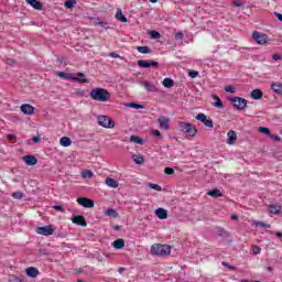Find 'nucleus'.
Listing matches in <instances>:
<instances>
[{
	"label": "nucleus",
	"mask_w": 282,
	"mask_h": 282,
	"mask_svg": "<svg viewBox=\"0 0 282 282\" xmlns=\"http://www.w3.org/2000/svg\"><path fill=\"white\" fill-rule=\"evenodd\" d=\"M90 98L97 102H107L111 98V94L105 88H94L90 91Z\"/></svg>",
	"instance_id": "obj_1"
},
{
	"label": "nucleus",
	"mask_w": 282,
	"mask_h": 282,
	"mask_svg": "<svg viewBox=\"0 0 282 282\" xmlns=\"http://www.w3.org/2000/svg\"><path fill=\"white\" fill-rule=\"evenodd\" d=\"M177 130L184 133L186 138H195L197 135V128L189 122L180 121Z\"/></svg>",
	"instance_id": "obj_2"
},
{
	"label": "nucleus",
	"mask_w": 282,
	"mask_h": 282,
	"mask_svg": "<svg viewBox=\"0 0 282 282\" xmlns=\"http://www.w3.org/2000/svg\"><path fill=\"white\" fill-rule=\"evenodd\" d=\"M56 76L59 78H64L67 80H75V83H89V79L85 78V74L83 73H77L72 74V73H65V72H56Z\"/></svg>",
	"instance_id": "obj_3"
},
{
	"label": "nucleus",
	"mask_w": 282,
	"mask_h": 282,
	"mask_svg": "<svg viewBox=\"0 0 282 282\" xmlns=\"http://www.w3.org/2000/svg\"><path fill=\"white\" fill-rule=\"evenodd\" d=\"M171 246L169 245H153L151 247V252L155 257H169L171 254Z\"/></svg>",
	"instance_id": "obj_4"
},
{
	"label": "nucleus",
	"mask_w": 282,
	"mask_h": 282,
	"mask_svg": "<svg viewBox=\"0 0 282 282\" xmlns=\"http://www.w3.org/2000/svg\"><path fill=\"white\" fill-rule=\"evenodd\" d=\"M228 100L234 105L235 109H238L239 111L243 110L245 107H248V100L241 97H231Z\"/></svg>",
	"instance_id": "obj_5"
},
{
	"label": "nucleus",
	"mask_w": 282,
	"mask_h": 282,
	"mask_svg": "<svg viewBox=\"0 0 282 282\" xmlns=\"http://www.w3.org/2000/svg\"><path fill=\"white\" fill-rule=\"evenodd\" d=\"M97 120L99 127H104L105 129H113V127H116L113 120H111V118H109L108 116H99Z\"/></svg>",
	"instance_id": "obj_6"
},
{
	"label": "nucleus",
	"mask_w": 282,
	"mask_h": 282,
	"mask_svg": "<svg viewBox=\"0 0 282 282\" xmlns=\"http://www.w3.org/2000/svg\"><path fill=\"white\" fill-rule=\"evenodd\" d=\"M252 39L256 41V43H258V45H265V43H268V35L259 31L253 32Z\"/></svg>",
	"instance_id": "obj_7"
},
{
	"label": "nucleus",
	"mask_w": 282,
	"mask_h": 282,
	"mask_svg": "<svg viewBox=\"0 0 282 282\" xmlns=\"http://www.w3.org/2000/svg\"><path fill=\"white\" fill-rule=\"evenodd\" d=\"M36 232L37 235H43L44 237H51V235H54V227H52V225L37 227Z\"/></svg>",
	"instance_id": "obj_8"
},
{
	"label": "nucleus",
	"mask_w": 282,
	"mask_h": 282,
	"mask_svg": "<svg viewBox=\"0 0 282 282\" xmlns=\"http://www.w3.org/2000/svg\"><path fill=\"white\" fill-rule=\"evenodd\" d=\"M160 129H162L163 131H169V129H171V119H169L167 117L161 116L158 119Z\"/></svg>",
	"instance_id": "obj_9"
},
{
	"label": "nucleus",
	"mask_w": 282,
	"mask_h": 282,
	"mask_svg": "<svg viewBox=\"0 0 282 282\" xmlns=\"http://www.w3.org/2000/svg\"><path fill=\"white\" fill-rule=\"evenodd\" d=\"M196 120H198L199 122H203V124L205 127H208L209 129H213V127H214L213 119H207L206 115H204V112H199L196 116Z\"/></svg>",
	"instance_id": "obj_10"
},
{
	"label": "nucleus",
	"mask_w": 282,
	"mask_h": 282,
	"mask_svg": "<svg viewBox=\"0 0 282 282\" xmlns=\"http://www.w3.org/2000/svg\"><path fill=\"white\" fill-rule=\"evenodd\" d=\"M77 204H79V206H83L84 208H94V200L87 197L77 198Z\"/></svg>",
	"instance_id": "obj_11"
},
{
	"label": "nucleus",
	"mask_w": 282,
	"mask_h": 282,
	"mask_svg": "<svg viewBox=\"0 0 282 282\" xmlns=\"http://www.w3.org/2000/svg\"><path fill=\"white\" fill-rule=\"evenodd\" d=\"M138 65H139V67L147 69L149 67H158V65H160V64L154 61L149 62V61L140 59V61H138Z\"/></svg>",
	"instance_id": "obj_12"
},
{
	"label": "nucleus",
	"mask_w": 282,
	"mask_h": 282,
	"mask_svg": "<svg viewBox=\"0 0 282 282\" xmlns=\"http://www.w3.org/2000/svg\"><path fill=\"white\" fill-rule=\"evenodd\" d=\"M20 110L22 111V113H24V116H32V113H34V106L30 104H24L20 107Z\"/></svg>",
	"instance_id": "obj_13"
},
{
	"label": "nucleus",
	"mask_w": 282,
	"mask_h": 282,
	"mask_svg": "<svg viewBox=\"0 0 282 282\" xmlns=\"http://www.w3.org/2000/svg\"><path fill=\"white\" fill-rule=\"evenodd\" d=\"M72 221L77 226H83V227L87 226V220H85V217L80 215L73 216Z\"/></svg>",
	"instance_id": "obj_14"
},
{
	"label": "nucleus",
	"mask_w": 282,
	"mask_h": 282,
	"mask_svg": "<svg viewBox=\"0 0 282 282\" xmlns=\"http://www.w3.org/2000/svg\"><path fill=\"white\" fill-rule=\"evenodd\" d=\"M23 162H25L28 166H34L39 163V160H36L34 155H25L23 156Z\"/></svg>",
	"instance_id": "obj_15"
},
{
	"label": "nucleus",
	"mask_w": 282,
	"mask_h": 282,
	"mask_svg": "<svg viewBox=\"0 0 282 282\" xmlns=\"http://www.w3.org/2000/svg\"><path fill=\"white\" fill-rule=\"evenodd\" d=\"M140 85L144 87L147 91H152V93L158 91V87H155L154 84L151 82L143 80L140 83Z\"/></svg>",
	"instance_id": "obj_16"
},
{
	"label": "nucleus",
	"mask_w": 282,
	"mask_h": 282,
	"mask_svg": "<svg viewBox=\"0 0 282 282\" xmlns=\"http://www.w3.org/2000/svg\"><path fill=\"white\" fill-rule=\"evenodd\" d=\"M227 144H235V142H237V132H235L234 130H230L227 133Z\"/></svg>",
	"instance_id": "obj_17"
},
{
	"label": "nucleus",
	"mask_w": 282,
	"mask_h": 282,
	"mask_svg": "<svg viewBox=\"0 0 282 282\" xmlns=\"http://www.w3.org/2000/svg\"><path fill=\"white\" fill-rule=\"evenodd\" d=\"M251 98L253 100H261L263 98V91L259 88H256L251 91Z\"/></svg>",
	"instance_id": "obj_18"
},
{
	"label": "nucleus",
	"mask_w": 282,
	"mask_h": 282,
	"mask_svg": "<svg viewBox=\"0 0 282 282\" xmlns=\"http://www.w3.org/2000/svg\"><path fill=\"white\" fill-rule=\"evenodd\" d=\"M268 210L271 215H279L281 213V205L271 204L268 206Z\"/></svg>",
	"instance_id": "obj_19"
},
{
	"label": "nucleus",
	"mask_w": 282,
	"mask_h": 282,
	"mask_svg": "<svg viewBox=\"0 0 282 282\" xmlns=\"http://www.w3.org/2000/svg\"><path fill=\"white\" fill-rule=\"evenodd\" d=\"M155 215H156V217H159V219H166L169 217V212H166V209L160 207L155 210Z\"/></svg>",
	"instance_id": "obj_20"
},
{
	"label": "nucleus",
	"mask_w": 282,
	"mask_h": 282,
	"mask_svg": "<svg viewBox=\"0 0 282 282\" xmlns=\"http://www.w3.org/2000/svg\"><path fill=\"white\" fill-rule=\"evenodd\" d=\"M26 275L31 279H36L39 276V269L31 267L26 269Z\"/></svg>",
	"instance_id": "obj_21"
},
{
	"label": "nucleus",
	"mask_w": 282,
	"mask_h": 282,
	"mask_svg": "<svg viewBox=\"0 0 282 282\" xmlns=\"http://www.w3.org/2000/svg\"><path fill=\"white\" fill-rule=\"evenodd\" d=\"M29 6H32L34 10H43V4L39 0H25Z\"/></svg>",
	"instance_id": "obj_22"
},
{
	"label": "nucleus",
	"mask_w": 282,
	"mask_h": 282,
	"mask_svg": "<svg viewBox=\"0 0 282 282\" xmlns=\"http://www.w3.org/2000/svg\"><path fill=\"white\" fill-rule=\"evenodd\" d=\"M105 183L109 186V188H118V186H120L118 181H116L115 178H111V177H107Z\"/></svg>",
	"instance_id": "obj_23"
},
{
	"label": "nucleus",
	"mask_w": 282,
	"mask_h": 282,
	"mask_svg": "<svg viewBox=\"0 0 282 282\" xmlns=\"http://www.w3.org/2000/svg\"><path fill=\"white\" fill-rule=\"evenodd\" d=\"M212 98L216 100L213 106L216 107L217 109H224V102H221V99L217 95H212Z\"/></svg>",
	"instance_id": "obj_24"
},
{
	"label": "nucleus",
	"mask_w": 282,
	"mask_h": 282,
	"mask_svg": "<svg viewBox=\"0 0 282 282\" xmlns=\"http://www.w3.org/2000/svg\"><path fill=\"white\" fill-rule=\"evenodd\" d=\"M207 195H209V197H214V198L224 197V194L218 188L207 192Z\"/></svg>",
	"instance_id": "obj_25"
},
{
	"label": "nucleus",
	"mask_w": 282,
	"mask_h": 282,
	"mask_svg": "<svg viewBox=\"0 0 282 282\" xmlns=\"http://www.w3.org/2000/svg\"><path fill=\"white\" fill-rule=\"evenodd\" d=\"M113 248H116V250H122V248H124V240L123 239H117L112 242Z\"/></svg>",
	"instance_id": "obj_26"
},
{
	"label": "nucleus",
	"mask_w": 282,
	"mask_h": 282,
	"mask_svg": "<svg viewBox=\"0 0 282 282\" xmlns=\"http://www.w3.org/2000/svg\"><path fill=\"white\" fill-rule=\"evenodd\" d=\"M59 144L61 147H72V139H69V137H62Z\"/></svg>",
	"instance_id": "obj_27"
},
{
	"label": "nucleus",
	"mask_w": 282,
	"mask_h": 282,
	"mask_svg": "<svg viewBox=\"0 0 282 282\" xmlns=\"http://www.w3.org/2000/svg\"><path fill=\"white\" fill-rule=\"evenodd\" d=\"M271 89L275 93V94H282V84L281 83H273L271 85Z\"/></svg>",
	"instance_id": "obj_28"
},
{
	"label": "nucleus",
	"mask_w": 282,
	"mask_h": 282,
	"mask_svg": "<svg viewBox=\"0 0 282 282\" xmlns=\"http://www.w3.org/2000/svg\"><path fill=\"white\" fill-rule=\"evenodd\" d=\"M132 160L135 164H144V156L142 155L133 154Z\"/></svg>",
	"instance_id": "obj_29"
},
{
	"label": "nucleus",
	"mask_w": 282,
	"mask_h": 282,
	"mask_svg": "<svg viewBox=\"0 0 282 282\" xmlns=\"http://www.w3.org/2000/svg\"><path fill=\"white\" fill-rule=\"evenodd\" d=\"M175 85V82L171 78H165L163 80V87H166L167 89H171Z\"/></svg>",
	"instance_id": "obj_30"
},
{
	"label": "nucleus",
	"mask_w": 282,
	"mask_h": 282,
	"mask_svg": "<svg viewBox=\"0 0 282 282\" xmlns=\"http://www.w3.org/2000/svg\"><path fill=\"white\" fill-rule=\"evenodd\" d=\"M137 51L140 54H151V48L149 46H137Z\"/></svg>",
	"instance_id": "obj_31"
},
{
	"label": "nucleus",
	"mask_w": 282,
	"mask_h": 282,
	"mask_svg": "<svg viewBox=\"0 0 282 282\" xmlns=\"http://www.w3.org/2000/svg\"><path fill=\"white\" fill-rule=\"evenodd\" d=\"M116 19H117V21H121V23H127V17H124V14H122L121 10L117 11Z\"/></svg>",
	"instance_id": "obj_32"
},
{
	"label": "nucleus",
	"mask_w": 282,
	"mask_h": 282,
	"mask_svg": "<svg viewBox=\"0 0 282 282\" xmlns=\"http://www.w3.org/2000/svg\"><path fill=\"white\" fill-rule=\"evenodd\" d=\"M82 177L84 180H91V177H94V172H91V170H86L82 172Z\"/></svg>",
	"instance_id": "obj_33"
},
{
	"label": "nucleus",
	"mask_w": 282,
	"mask_h": 282,
	"mask_svg": "<svg viewBox=\"0 0 282 282\" xmlns=\"http://www.w3.org/2000/svg\"><path fill=\"white\" fill-rule=\"evenodd\" d=\"M105 215L107 216V217H118V212L116 210V209H111V208H109V209H107L106 212H105Z\"/></svg>",
	"instance_id": "obj_34"
},
{
	"label": "nucleus",
	"mask_w": 282,
	"mask_h": 282,
	"mask_svg": "<svg viewBox=\"0 0 282 282\" xmlns=\"http://www.w3.org/2000/svg\"><path fill=\"white\" fill-rule=\"evenodd\" d=\"M130 141H131V142H134L135 144H144V139H140V138L137 137V135H131V137H130Z\"/></svg>",
	"instance_id": "obj_35"
},
{
	"label": "nucleus",
	"mask_w": 282,
	"mask_h": 282,
	"mask_svg": "<svg viewBox=\"0 0 282 282\" xmlns=\"http://www.w3.org/2000/svg\"><path fill=\"white\" fill-rule=\"evenodd\" d=\"M95 25H100V28H104V30H109V23L105 21L97 20L94 22Z\"/></svg>",
	"instance_id": "obj_36"
},
{
	"label": "nucleus",
	"mask_w": 282,
	"mask_h": 282,
	"mask_svg": "<svg viewBox=\"0 0 282 282\" xmlns=\"http://www.w3.org/2000/svg\"><path fill=\"white\" fill-rule=\"evenodd\" d=\"M74 6H76V0H66L65 1V8H67L68 10H72V8H74Z\"/></svg>",
	"instance_id": "obj_37"
},
{
	"label": "nucleus",
	"mask_w": 282,
	"mask_h": 282,
	"mask_svg": "<svg viewBox=\"0 0 282 282\" xmlns=\"http://www.w3.org/2000/svg\"><path fill=\"white\" fill-rule=\"evenodd\" d=\"M256 226H259L260 228H272V225L265 224L263 221H256Z\"/></svg>",
	"instance_id": "obj_38"
},
{
	"label": "nucleus",
	"mask_w": 282,
	"mask_h": 282,
	"mask_svg": "<svg viewBox=\"0 0 282 282\" xmlns=\"http://www.w3.org/2000/svg\"><path fill=\"white\" fill-rule=\"evenodd\" d=\"M149 187L152 188L153 191H158L159 193L162 192V186L158 184L149 183Z\"/></svg>",
	"instance_id": "obj_39"
},
{
	"label": "nucleus",
	"mask_w": 282,
	"mask_h": 282,
	"mask_svg": "<svg viewBox=\"0 0 282 282\" xmlns=\"http://www.w3.org/2000/svg\"><path fill=\"white\" fill-rule=\"evenodd\" d=\"M128 107H131V109H144V106L135 104V102L128 104Z\"/></svg>",
	"instance_id": "obj_40"
},
{
	"label": "nucleus",
	"mask_w": 282,
	"mask_h": 282,
	"mask_svg": "<svg viewBox=\"0 0 282 282\" xmlns=\"http://www.w3.org/2000/svg\"><path fill=\"white\" fill-rule=\"evenodd\" d=\"M225 91H227V94H237V89L230 85L225 87Z\"/></svg>",
	"instance_id": "obj_41"
},
{
	"label": "nucleus",
	"mask_w": 282,
	"mask_h": 282,
	"mask_svg": "<svg viewBox=\"0 0 282 282\" xmlns=\"http://www.w3.org/2000/svg\"><path fill=\"white\" fill-rule=\"evenodd\" d=\"M259 132L263 133L264 135H270V128L260 127Z\"/></svg>",
	"instance_id": "obj_42"
},
{
	"label": "nucleus",
	"mask_w": 282,
	"mask_h": 282,
	"mask_svg": "<svg viewBox=\"0 0 282 282\" xmlns=\"http://www.w3.org/2000/svg\"><path fill=\"white\" fill-rule=\"evenodd\" d=\"M164 174L165 175H175V170H173V167H165Z\"/></svg>",
	"instance_id": "obj_43"
},
{
	"label": "nucleus",
	"mask_w": 282,
	"mask_h": 282,
	"mask_svg": "<svg viewBox=\"0 0 282 282\" xmlns=\"http://www.w3.org/2000/svg\"><path fill=\"white\" fill-rule=\"evenodd\" d=\"M12 197L14 199H23V193L22 192H15L12 194Z\"/></svg>",
	"instance_id": "obj_44"
},
{
	"label": "nucleus",
	"mask_w": 282,
	"mask_h": 282,
	"mask_svg": "<svg viewBox=\"0 0 282 282\" xmlns=\"http://www.w3.org/2000/svg\"><path fill=\"white\" fill-rule=\"evenodd\" d=\"M150 36L151 39H160L162 35L158 31H151Z\"/></svg>",
	"instance_id": "obj_45"
},
{
	"label": "nucleus",
	"mask_w": 282,
	"mask_h": 282,
	"mask_svg": "<svg viewBox=\"0 0 282 282\" xmlns=\"http://www.w3.org/2000/svg\"><path fill=\"white\" fill-rule=\"evenodd\" d=\"M189 78H197L199 76V72L197 70H189L188 72Z\"/></svg>",
	"instance_id": "obj_46"
},
{
	"label": "nucleus",
	"mask_w": 282,
	"mask_h": 282,
	"mask_svg": "<svg viewBox=\"0 0 282 282\" xmlns=\"http://www.w3.org/2000/svg\"><path fill=\"white\" fill-rule=\"evenodd\" d=\"M9 282H24V281H23V278H17V276L12 275L9 279Z\"/></svg>",
	"instance_id": "obj_47"
},
{
	"label": "nucleus",
	"mask_w": 282,
	"mask_h": 282,
	"mask_svg": "<svg viewBox=\"0 0 282 282\" xmlns=\"http://www.w3.org/2000/svg\"><path fill=\"white\" fill-rule=\"evenodd\" d=\"M252 250H253V254H261V247L256 245L252 247Z\"/></svg>",
	"instance_id": "obj_48"
},
{
	"label": "nucleus",
	"mask_w": 282,
	"mask_h": 282,
	"mask_svg": "<svg viewBox=\"0 0 282 282\" xmlns=\"http://www.w3.org/2000/svg\"><path fill=\"white\" fill-rule=\"evenodd\" d=\"M6 63H7L8 65H10L11 67L14 66V65H17V62H15L13 58H7V59H6Z\"/></svg>",
	"instance_id": "obj_49"
},
{
	"label": "nucleus",
	"mask_w": 282,
	"mask_h": 282,
	"mask_svg": "<svg viewBox=\"0 0 282 282\" xmlns=\"http://www.w3.org/2000/svg\"><path fill=\"white\" fill-rule=\"evenodd\" d=\"M54 210H58L59 213H65V208L61 205L53 206Z\"/></svg>",
	"instance_id": "obj_50"
},
{
	"label": "nucleus",
	"mask_w": 282,
	"mask_h": 282,
	"mask_svg": "<svg viewBox=\"0 0 282 282\" xmlns=\"http://www.w3.org/2000/svg\"><path fill=\"white\" fill-rule=\"evenodd\" d=\"M270 138H271V140H274L275 142H281V137H279V134H271Z\"/></svg>",
	"instance_id": "obj_51"
},
{
	"label": "nucleus",
	"mask_w": 282,
	"mask_h": 282,
	"mask_svg": "<svg viewBox=\"0 0 282 282\" xmlns=\"http://www.w3.org/2000/svg\"><path fill=\"white\" fill-rule=\"evenodd\" d=\"M152 135H154L155 138H162V133L160 132V130H153L152 131Z\"/></svg>",
	"instance_id": "obj_52"
},
{
	"label": "nucleus",
	"mask_w": 282,
	"mask_h": 282,
	"mask_svg": "<svg viewBox=\"0 0 282 282\" xmlns=\"http://www.w3.org/2000/svg\"><path fill=\"white\" fill-rule=\"evenodd\" d=\"M175 39H176V41H182V39H184V33H182V32L176 33Z\"/></svg>",
	"instance_id": "obj_53"
},
{
	"label": "nucleus",
	"mask_w": 282,
	"mask_h": 282,
	"mask_svg": "<svg viewBox=\"0 0 282 282\" xmlns=\"http://www.w3.org/2000/svg\"><path fill=\"white\" fill-rule=\"evenodd\" d=\"M7 140H17V135H14V134H7Z\"/></svg>",
	"instance_id": "obj_54"
},
{
	"label": "nucleus",
	"mask_w": 282,
	"mask_h": 282,
	"mask_svg": "<svg viewBox=\"0 0 282 282\" xmlns=\"http://www.w3.org/2000/svg\"><path fill=\"white\" fill-rule=\"evenodd\" d=\"M272 58H273V61H281V55L274 54V55L272 56Z\"/></svg>",
	"instance_id": "obj_55"
},
{
	"label": "nucleus",
	"mask_w": 282,
	"mask_h": 282,
	"mask_svg": "<svg viewBox=\"0 0 282 282\" xmlns=\"http://www.w3.org/2000/svg\"><path fill=\"white\" fill-rule=\"evenodd\" d=\"M274 17H276V19H279L282 22V14L279 12H274Z\"/></svg>",
	"instance_id": "obj_56"
},
{
	"label": "nucleus",
	"mask_w": 282,
	"mask_h": 282,
	"mask_svg": "<svg viewBox=\"0 0 282 282\" xmlns=\"http://www.w3.org/2000/svg\"><path fill=\"white\" fill-rule=\"evenodd\" d=\"M109 56H111V58H120V55L116 53H110Z\"/></svg>",
	"instance_id": "obj_57"
},
{
	"label": "nucleus",
	"mask_w": 282,
	"mask_h": 282,
	"mask_svg": "<svg viewBox=\"0 0 282 282\" xmlns=\"http://www.w3.org/2000/svg\"><path fill=\"white\" fill-rule=\"evenodd\" d=\"M223 265H225V268H230L231 270H235V267H230V264H228V262H223Z\"/></svg>",
	"instance_id": "obj_58"
},
{
	"label": "nucleus",
	"mask_w": 282,
	"mask_h": 282,
	"mask_svg": "<svg viewBox=\"0 0 282 282\" xmlns=\"http://www.w3.org/2000/svg\"><path fill=\"white\" fill-rule=\"evenodd\" d=\"M32 140H33V142H35V143H36V142H41V138H40V137H33Z\"/></svg>",
	"instance_id": "obj_59"
},
{
	"label": "nucleus",
	"mask_w": 282,
	"mask_h": 282,
	"mask_svg": "<svg viewBox=\"0 0 282 282\" xmlns=\"http://www.w3.org/2000/svg\"><path fill=\"white\" fill-rule=\"evenodd\" d=\"M230 219H232L234 221H237V219H239V216H237V215H231V216H230Z\"/></svg>",
	"instance_id": "obj_60"
},
{
	"label": "nucleus",
	"mask_w": 282,
	"mask_h": 282,
	"mask_svg": "<svg viewBox=\"0 0 282 282\" xmlns=\"http://www.w3.org/2000/svg\"><path fill=\"white\" fill-rule=\"evenodd\" d=\"M275 237H278V239H282V232H281V231H278V232L275 234Z\"/></svg>",
	"instance_id": "obj_61"
},
{
	"label": "nucleus",
	"mask_w": 282,
	"mask_h": 282,
	"mask_svg": "<svg viewBox=\"0 0 282 282\" xmlns=\"http://www.w3.org/2000/svg\"><path fill=\"white\" fill-rule=\"evenodd\" d=\"M124 270H127V269H124V268H122V267L119 268V269H118L119 274H122V272H124Z\"/></svg>",
	"instance_id": "obj_62"
},
{
	"label": "nucleus",
	"mask_w": 282,
	"mask_h": 282,
	"mask_svg": "<svg viewBox=\"0 0 282 282\" xmlns=\"http://www.w3.org/2000/svg\"><path fill=\"white\" fill-rule=\"evenodd\" d=\"M268 272H272L274 269L272 267L267 268Z\"/></svg>",
	"instance_id": "obj_63"
},
{
	"label": "nucleus",
	"mask_w": 282,
	"mask_h": 282,
	"mask_svg": "<svg viewBox=\"0 0 282 282\" xmlns=\"http://www.w3.org/2000/svg\"><path fill=\"white\" fill-rule=\"evenodd\" d=\"M240 282H249L248 280H241Z\"/></svg>",
	"instance_id": "obj_64"
}]
</instances>
